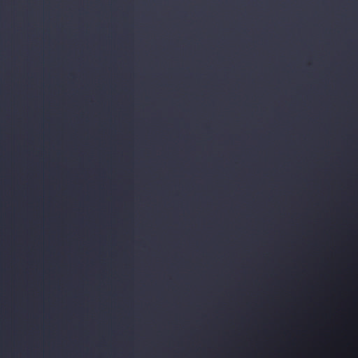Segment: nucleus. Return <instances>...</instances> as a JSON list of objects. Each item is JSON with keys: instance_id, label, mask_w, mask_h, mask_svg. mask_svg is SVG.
<instances>
[{"instance_id": "nucleus-1", "label": "nucleus", "mask_w": 358, "mask_h": 358, "mask_svg": "<svg viewBox=\"0 0 358 358\" xmlns=\"http://www.w3.org/2000/svg\"><path fill=\"white\" fill-rule=\"evenodd\" d=\"M348 46L350 49L358 51V41L350 43Z\"/></svg>"}, {"instance_id": "nucleus-2", "label": "nucleus", "mask_w": 358, "mask_h": 358, "mask_svg": "<svg viewBox=\"0 0 358 358\" xmlns=\"http://www.w3.org/2000/svg\"><path fill=\"white\" fill-rule=\"evenodd\" d=\"M270 69V76L272 74L273 70H276L277 69Z\"/></svg>"}]
</instances>
